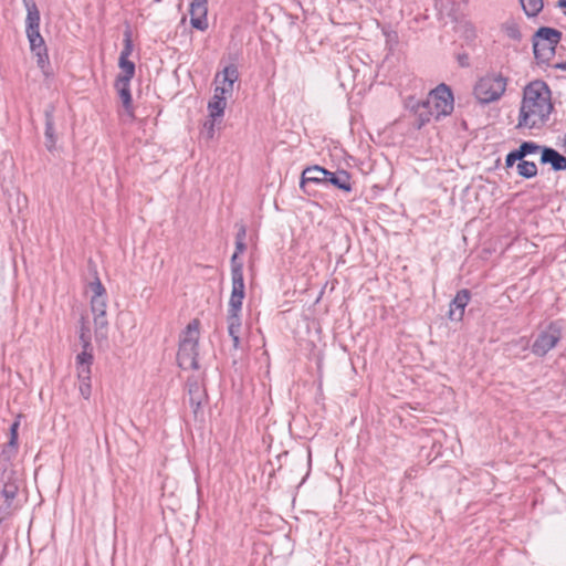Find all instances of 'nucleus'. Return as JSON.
Here are the masks:
<instances>
[{"label": "nucleus", "instance_id": "2eb2a0df", "mask_svg": "<svg viewBox=\"0 0 566 566\" xmlns=\"http://www.w3.org/2000/svg\"><path fill=\"white\" fill-rule=\"evenodd\" d=\"M541 163L549 164L556 171L566 170V157L551 147H543Z\"/></svg>", "mask_w": 566, "mask_h": 566}, {"label": "nucleus", "instance_id": "7ed1b4c3", "mask_svg": "<svg viewBox=\"0 0 566 566\" xmlns=\"http://www.w3.org/2000/svg\"><path fill=\"white\" fill-rule=\"evenodd\" d=\"M453 111V95L446 84H440L431 91L427 99L417 107L420 119L419 127L429 122L431 117L439 119Z\"/></svg>", "mask_w": 566, "mask_h": 566}, {"label": "nucleus", "instance_id": "5701e85b", "mask_svg": "<svg viewBox=\"0 0 566 566\" xmlns=\"http://www.w3.org/2000/svg\"><path fill=\"white\" fill-rule=\"evenodd\" d=\"M93 361L92 347L83 348V350L76 356V369L77 374L82 370L91 373V365Z\"/></svg>", "mask_w": 566, "mask_h": 566}, {"label": "nucleus", "instance_id": "6ab92c4d", "mask_svg": "<svg viewBox=\"0 0 566 566\" xmlns=\"http://www.w3.org/2000/svg\"><path fill=\"white\" fill-rule=\"evenodd\" d=\"M53 106L45 109V146L51 151L55 147L56 137L54 129Z\"/></svg>", "mask_w": 566, "mask_h": 566}, {"label": "nucleus", "instance_id": "a211bd4d", "mask_svg": "<svg viewBox=\"0 0 566 566\" xmlns=\"http://www.w3.org/2000/svg\"><path fill=\"white\" fill-rule=\"evenodd\" d=\"M115 87L118 93V96L120 98V102L123 104V107L125 109L126 115L128 118L134 117V111H133V104H132V94H130V83L123 82V81H116Z\"/></svg>", "mask_w": 566, "mask_h": 566}, {"label": "nucleus", "instance_id": "f8f14e48", "mask_svg": "<svg viewBox=\"0 0 566 566\" xmlns=\"http://www.w3.org/2000/svg\"><path fill=\"white\" fill-rule=\"evenodd\" d=\"M470 301V293L468 290H461L452 300L449 310V318L454 322H460L464 315V308Z\"/></svg>", "mask_w": 566, "mask_h": 566}, {"label": "nucleus", "instance_id": "4be33fe9", "mask_svg": "<svg viewBox=\"0 0 566 566\" xmlns=\"http://www.w3.org/2000/svg\"><path fill=\"white\" fill-rule=\"evenodd\" d=\"M227 107V102L220 98L218 95L212 96L211 101L208 103L209 117L212 119H218L223 116L224 109Z\"/></svg>", "mask_w": 566, "mask_h": 566}, {"label": "nucleus", "instance_id": "0eeeda50", "mask_svg": "<svg viewBox=\"0 0 566 566\" xmlns=\"http://www.w3.org/2000/svg\"><path fill=\"white\" fill-rule=\"evenodd\" d=\"M231 281L232 290L229 300V307H242V302L245 295L243 264L241 261H237V255L231 256Z\"/></svg>", "mask_w": 566, "mask_h": 566}, {"label": "nucleus", "instance_id": "6e6552de", "mask_svg": "<svg viewBox=\"0 0 566 566\" xmlns=\"http://www.w3.org/2000/svg\"><path fill=\"white\" fill-rule=\"evenodd\" d=\"M562 337V326L555 322L543 331L532 346V350L535 355L544 356L552 348L556 346Z\"/></svg>", "mask_w": 566, "mask_h": 566}, {"label": "nucleus", "instance_id": "b1692460", "mask_svg": "<svg viewBox=\"0 0 566 566\" xmlns=\"http://www.w3.org/2000/svg\"><path fill=\"white\" fill-rule=\"evenodd\" d=\"M536 38L544 40V42H548L552 45L556 46L560 41L562 33L552 28H541L536 34Z\"/></svg>", "mask_w": 566, "mask_h": 566}, {"label": "nucleus", "instance_id": "423d86ee", "mask_svg": "<svg viewBox=\"0 0 566 566\" xmlns=\"http://www.w3.org/2000/svg\"><path fill=\"white\" fill-rule=\"evenodd\" d=\"M507 86V78L499 73L482 76L474 85V96L482 104L495 102L502 97Z\"/></svg>", "mask_w": 566, "mask_h": 566}, {"label": "nucleus", "instance_id": "f257e3e1", "mask_svg": "<svg viewBox=\"0 0 566 566\" xmlns=\"http://www.w3.org/2000/svg\"><path fill=\"white\" fill-rule=\"evenodd\" d=\"M554 111L552 91L541 80L528 83L523 90L517 128H542Z\"/></svg>", "mask_w": 566, "mask_h": 566}, {"label": "nucleus", "instance_id": "c756f323", "mask_svg": "<svg viewBox=\"0 0 566 566\" xmlns=\"http://www.w3.org/2000/svg\"><path fill=\"white\" fill-rule=\"evenodd\" d=\"M502 29L510 39L515 40V41L521 40L522 34H521L520 27L516 21L507 20L503 24Z\"/></svg>", "mask_w": 566, "mask_h": 566}, {"label": "nucleus", "instance_id": "72a5a7b5", "mask_svg": "<svg viewBox=\"0 0 566 566\" xmlns=\"http://www.w3.org/2000/svg\"><path fill=\"white\" fill-rule=\"evenodd\" d=\"M217 119H212L210 118V120H207L205 124H203V130L202 133L206 135V137L208 139H211L213 138L214 136V122Z\"/></svg>", "mask_w": 566, "mask_h": 566}, {"label": "nucleus", "instance_id": "20e7f679", "mask_svg": "<svg viewBox=\"0 0 566 566\" xmlns=\"http://www.w3.org/2000/svg\"><path fill=\"white\" fill-rule=\"evenodd\" d=\"M200 322L192 319L182 333L179 342L177 361L182 369H198V342Z\"/></svg>", "mask_w": 566, "mask_h": 566}, {"label": "nucleus", "instance_id": "2f4dec72", "mask_svg": "<svg viewBox=\"0 0 566 566\" xmlns=\"http://www.w3.org/2000/svg\"><path fill=\"white\" fill-rule=\"evenodd\" d=\"M80 340L82 343L83 348H91V334L88 327L85 325L84 318H82Z\"/></svg>", "mask_w": 566, "mask_h": 566}, {"label": "nucleus", "instance_id": "9b49d317", "mask_svg": "<svg viewBox=\"0 0 566 566\" xmlns=\"http://www.w3.org/2000/svg\"><path fill=\"white\" fill-rule=\"evenodd\" d=\"M328 176L329 171L321 166L307 167L302 172L300 187L306 192L305 187L307 184L326 185Z\"/></svg>", "mask_w": 566, "mask_h": 566}, {"label": "nucleus", "instance_id": "e433bc0d", "mask_svg": "<svg viewBox=\"0 0 566 566\" xmlns=\"http://www.w3.org/2000/svg\"><path fill=\"white\" fill-rule=\"evenodd\" d=\"M217 95H218L220 98H222L223 101H226V102H227V98H228L229 96H231V93L229 92V90H228V88H224V87H218V86H217V87L214 88V94H213V96H217Z\"/></svg>", "mask_w": 566, "mask_h": 566}, {"label": "nucleus", "instance_id": "393cba45", "mask_svg": "<svg viewBox=\"0 0 566 566\" xmlns=\"http://www.w3.org/2000/svg\"><path fill=\"white\" fill-rule=\"evenodd\" d=\"M118 65H119V69H120V73L117 75V78L116 81H123V82H128L130 83V80L133 78L134 74H135V64L133 62H130L129 60L127 61H118Z\"/></svg>", "mask_w": 566, "mask_h": 566}, {"label": "nucleus", "instance_id": "4c0bfd02", "mask_svg": "<svg viewBox=\"0 0 566 566\" xmlns=\"http://www.w3.org/2000/svg\"><path fill=\"white\" fill-rule=\"evenodd\" d=\"M245 250V243L242 241H235V252L233 255L239 256L240 253H242ZM237 261H239V258H237Z\"/></svg>", "mask_w": 566, "mask_h": 566}, {"label": "nucleus", "instance_id": "9d476101", "mask_svg": "<svg viewBox=\"0 0 566 566\" xmlns=\"http://www.w3.org/2000/svg\"><path fill=\"white\" fill-rule=\"evenodd\" d=\"M241 308L242 307H229L227 324H228V333L232 339L233 348L238 349L240 347V332H241Z\"/></svg>", "mask_w": 566, "mask_h": 566}, {"label": "nucleus", "instance_id": "7c9ffc66", "mask_svg": "<svg viewBox=\"0 0 566 566\" xmlns=\"http://www.w3.org/2000/svg\"><path fill=\"white\" fill-rule=\"evenodd\" d=\"M542 149H543V146H539L538 144H536L534 142H524L521 144V146L518 147L517 150H518L522 159H524V157H526L527 155L537 154L538 151L542 153Z\"/></svg>", "mask_w": 566, "mask_h": 566}, {"label": "nucleus", "instance_id": "1a4fd4ad", "mask_svg": "<svg viewBox=\"0 0 566 566\" xmlns=\"http://www.w3.org/2000/svg\"><path fill=\"white\" fill-rule=\"evenodd\" d=\"M190 23L200 31L208 29V0H193L190 4Z\"/></svg>", "mask_w": 566, "mask_h": 566}, {"label": "nucleus", "instance_id": "a19ab883", "mask_svg": "<svg viewBox=\"0 0 566 566\" xmlns=\"http://www.w3.org/2000/svg\"><path fill=\"white\" fill-rule=\"evenodd\" d=\"M464 60H467V56L464 57H460V63L462 66L467 65V63L464 62Z\"/></svg>", "mask_w": 566, "mask_h": 566}, {"label": "nucleus", "instance_id": "c85d7f7f", "mask_svg": "<svg viewBox=\"0 0 566 566\" xmlns=\"http://www.w3.org/2000/svg\"><path fill=\"white\" fill-rule=\"evenodd\" d=\"M527 17H536L543 9V0H520Z\"/></svg>", "mask_w": 566, "mask_h": 566}, {"label": "nucleus", "instance_id": "412c9836", "mask_svg": "<svg viewBox=\"0 0 566 566\" xmlns=\"http://www.w3.org/2000/svg\"><path fill=\"white\" fill-rule=\"evenodd\" d=\"M328 184L346 192L352 191L350 177L345 170L329 171V176L326 178V185Z\"/></svg>", "mask_w": 566, "mask_h": 566}, {"label": "nucleus", "instance_id": "ea45409f", "mask_svg": "<svg viewBox=\"0 0 566 566\" xmlns=\"http://www.w3.org/2000/svg\"><path fill=\"white\" fill-rule=\"evenodd\" d=\"M554 67L558 69V70H562V71H566V61L563 62V63L555 64Z\"/></svg>", "mask_w": 566, "mask_h": 566}, {"label": "nucleus", "instance_id": "bb28decb", "mask_svg": "<svg viewBox=\"0 0 566 566\" xmlns=\"http://www.w3.org/2000/svg\"><path fill=\"white\" fill-rule=\"evenodd\" d=\"M77 378L80 381V394L84 399H88L91 397V373L82 370L77 374Z\"/></svg>", "mask_w": 566, "mask_h": 566}, {"label": "nucleus", "instance_id": "aec40b11", "mask_svg": "<svg viewBox=\"0 0 566 566\" xmlns=\"http://www.w3.org/2000/svg\"><path fill=\"white\" fill-rule=\"evenodd\" d=\"M27 10L25 30L40 29V11L33 0H22Z\"/></svg>", "mask_w": 566, "mask_h": 566}, {"label": "nucleus", "instance_id": "f704fd0d", "mask_svg": "<svg viewBox=\"0 0 566 566\" xmlns=\"http://www.w3.org/2000/svg\"><path fill=\"white\" fill-rule=\"evenodd\" d=\"M521 160H522V157H521L518 150L517 149L513 150L510 154H507L506 159H505V166L507 168H510L515 164V161L520 163Z\"/></svg>", "mask_w": 566, "mask_h": 566}, {"label": "nucleus", "instance_id": "c9c22d12", "mask_svg": "<svg viewBox=\"0 0 566 566\" xmlns=\"http://www.w3.org/2000/svg\"><path fill=\"white\" fill-rule=\"evenodd\" d=\"M38 57V65L41 67V69H44V66L48 64L49 62V57H48V53H46V48L43 49V51L41 50H36V51H33Z\"/></svg>", "mask_w": 566, "mask_h": 566}, {"label": "nucleus", "instance_id": "ddd939ff", "mask_svg": "<svg viewBox=\"0 0 566 566\" xmlns=\"http://www.w3.org/2000/svg\"><path fill=\"white\" fill-rule=\"evenodd\" d=\"M188 394H189L190 405L193 409V413H195V416H197L198 412L200 411L203 400L206 399L205 390L202 388V385L198 381V379H196V378L188 379Z\"/></svg>", "mask_w": 566, "mask_h": 566}, {"label": "nucleus", "instance_id": "f03ea898", "mask_svg": "<svg viewBox=\"0 0 566 566\" xmlns=\"http://www.w3.org/2000/svg\"><path fill=\"white\" fill-rule=\"evenodd\" d=\"M22 482L21 470L17 465H8L4 459H0V524L20 507L18 493Z\"/></svg>", "mask_w": 566, "mask_h": 566}, {"label": "nucleus", "instance_id": "58836bf2", "mask_svg": "<svg viewBox=\"0 0 566 566\" xmlns=\"http://www.w3.org/2000/svg\"><path fill=\"white\" fill-rule=\"evenodd\" d=\"M245 228L243 226L240 227L237 235H235V241H242L244 242V239H245Z\"/></svg>", "mask_w": 566, "mask_h": 566}, {"label": "nucleus", "instance_id": "cd10ccee", "mask_svg": "<svg viewBox=\"0 0 566 566\" xmlns=\"http://www.w3.org/2000/svg\"><path fill=\"white\" fill-rule=\"evenodd\" d=\"M25 32H27L28 40L30 42L31 51H36V50L43 51V49H45V43H44L42 35L40 34L39 29L25 30Z\"/></svg>", "mask_w": 566, "mask_h": 566}, {"label": "nucleus", "instance_id": "dca6fc26", "mask_svg": "<svg viewBox=\"0 0 566 566\" xmlns=\"http://www.w3.org/2000/svg\"><path fill=\"white\" fill-rule=\"evenodd\" d=\"M533 49H534V55L539 63H549V61L555 55L556 46L552 45L548 42H544V40H541V39L534 36Z\"/></svg>", "mask_w": 566, "mask_h": 566}, {"label": "nucleus", "instance_id": "a878e982", "mask_svg": "<svg viewBox=\"0 0 566 566\" xmlns=\"http://www.w3.org/2000/svg\"><path fill=\"white\" fill-rule=\"evenodd\" d=\"M516 169H517V174L521 177H524L527 179L533 178L537 175V166L533 161H527V160L522 159L517 164Z\"/></svg>", "mask_w": 566, "mask_h": 566}, {"label": "nucleus", "instance_id": "39448f33", "mask_svg": "<svg viewBox=\"0 0 566 566\" xmlns=\"http://www.w3.org/2000/svg\"><path fill=\"white\" fill-rule=\"evenodd\" d=\"M90 290L93 293L91 297V311L95 327V338L99 342L107 337L106 290L98 277H95V280L90 283Z\"/></svg>", "mask_w": 566, "mask_h": 566}, {"label": "nucleus", "instance_id": "4468645a", "mask_svg": "<svg viewBox=\"0 0 566 566\" xmlns=\"http://www.w3.org/2000/svg\"><path fill=\"white\" fill-rule=\"evenodd\" d=\"M20 422L17 420L10 427V440L3 447L2 452L0 453V459H4L8 465H14L12 463V459L15 457L18 451V429Z\"/></svg>", "mask_w": 566, "mask_h": 566}, {"label": "nucleus", "instance_id": "473e14b6", "mask_svg": "<svg viewBox=\"0 0 566 566\" xmlns=\"http://www.w3.org/2000/svg\"><path fill=\"white\" fill-rule=\"evenodd\" d=\"M132 52H133V43L130 40V35H129V33H126L125 40H124V49L120 52L119 61H123V60L127 61L128 56L132 54Z\"/></svg>", "mask_w": 566, "mask_h": 566}, {"label": "nucleus", "instance_id": "f3484780", "mask_svg": "<svg viewBox=\"0 0 566 566\" xmlns=\"http://www.w3.org/2000/svg\"><path fill=\"white\" fill-rule=\"evenodd\" d=\"M239 78V72L235 65H228L223 69V71L216 76V82L218 83V87L228 88L232 94L233 84Z\"/></svg>", "mask_w": 566, "mask_h": 566}]
</instances>
